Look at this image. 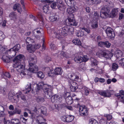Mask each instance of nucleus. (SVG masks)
Returning a JSON list of instances; mask_svg holds the SVG:
<instances>
[{
    "mask_svg": "<svg viewBox=\"0 0 124 124\" xmlns=\"http://www.w3.org/2000/svg\"><path fill=\"white\" fill-rule=\"evenodd\" d=\"M44 16L43 14L41 13H39L38 14V18L41 21H43V19Z\"/></svg>",
    "mask_w": 124,
    "mask_h": 124,
    "instance_id": "obj_48",
    "label": "nucleus"
},
{
    "mask_svg": "<svg viewBox=\"0 0 124 124\" xmlns=\"http://www.w3.org/2000/svg\"><path fill=\"white\" fill-rule=\"evenodd\" d=\"M9 16L11 20L15 21L17 19V15L14 12L11 13L9 14Z\"/></svg>",
    "mask_w": 124,
    "mask_h": 124,
    "instance_id": "obj_24",
    "label": "nucleus"
},
{
    "mask_svg": "<svg viewBox=\"0 0 124 124\" xmlns=\"http://www.w3.org/2000/svg\"><path fill=\"white\" fill-rule=\"evenodd\" d=\"M76 35L78 37H80L84 35V32L82 31L81 32L78 31L76 32Z\"/></svg>",
    "mask_w": 124,
    "mask_h": 124,
    "instance_id": "obj_38",
    "label": "nucleus"
},
{
    "mask_svg": "<svg viewBox=\"0 0 124 124\" xmlns=\"http://www.w3.org/2000/svg\"><path fill=\"white\" fill-rule=\"evenodd\" d=\"M8 113L9 114V116H11L14 115L16 114V112L14 111H8Z\"/></svg>",
    "mask_w": 124,
    "mask_h": 124,
    "instance_id": "obj_58",
    "label": "nucleus"
},
{
    "mask_svg": "<svg viewBox=\"0 0 124 124\" xmlns=\"http://www.w3.org/2000/svg\"><path fill=\"white\" fill-rule=\"evenodd\" d=\"M37 61L36 57L33 54L32 55V56L29 58L28 61L29 67L28 69L29 72L30 71L33 73H36L39 70L38 66L34 64ZM29 75V74H28Z\"/></svg>",
    "mask_w": 124,
    "mask_h": 124,
    "instance_id": "obj_4",
    "label": "nucleus"
},
{
    "mask_svg": "<svg viewBox=\"0 0 124 124\" xmlns=\"http://www.w3.org/2000/svg\"><path fill=\"white\" fill-rule=\"evenodd\" d=\"M99 93L101 96L106 97H110L111 95L115 93L114 91L113 90H107L104 91H101L99 92Z\"/></svg>",
    "mask_w": 124,
    "mask_h": 124,
    "instance_id": "obj_10",
    "label": "nucleus"
},
{
    "mask_svg": "<svg viewBox=\"0 0 124 124\" xmlns=\"http://www.w3.org/2000/svg\"><path fill=\"white\" fill-rule=\"evenodd\" d=\"M54 0H45L42 1V2L44 3L50 4L52 3L53 1H54ZM49 4H48V5Z\"/></svg>",
    "mask_w": 124,
    "mask_h": 124,
    "instance_id": "obj_56",
    "label": "nucleus"
},
{
    "mask_svg": "<svg viewBox=\"0 0 124 124\" xmlns=\"http://www.w3.org/2000/svg\"><path fill=\"white\" fill-rule=\"evenodd\" d=\"M41 110V113L44 115H46L47 114V110L45 107L43 106L40 108L39 110Z\"/></svg>",
    "mask_w": 124,
    "mask_h": 124,
    "instance_id": "obj_30",
    "label": "nucleus"
},
{
    "mask_svg": "<svg viewBox=\"0 0 124 124\" xmlns=\"http://www.w3.org/2000/svg\"><path fill=\"white\" fill-rule=\"evenodd\" d=\"M124 34V30H121L119 31L118 33V35L120 37H122Z\"/></svg>",
    "mask_w": 124,
    "mask_h": 124,
    "instance_id": "obj_64",
    "label": "nucleus"
},
{
    "mask_svg": "<svg viewBox=\"0 0 124 124\" xmlns=\"http://www.w3.org/2000/svg\"><path fill=\"white\" fill-rule=\"evenodd\" d=\"M66 25L77 26V24L76 22L73 14H71L68 17L66 20Z\"/></svg>",
    "mask_w": 124,
    "mask_h": 124,
    "instance_id": "obj_7",
    "label": "nucleus"
},
{
    "mask_svg": "<svg viewBox=\"0 0 124 124\" xmlns=\"http://www.w3.org/2000/svg\"><path fill=\"white\" fill-rule=\"evenodd\" d=\"M108 8H102L100 12V16L102 18L106 17L115 16L118 14L117 8L113 9L111 13Z\"/></svg>",
    "mask_w": 124,
    "mask_h": 124,
    "instance_id": "obj_2",
    "label": "nucleus"
},
{
    "mask_svg": "<svg viewBox=\"0 0 124 124\" xmlns=\"http://www.w3.org/2000/svg\"><path fill=\"white\" fill-rule=\"evenodd\" d=\"M40 31L38 29H36L34 30L33 31L32 33L33 34V35L34 36H37V34L39 33H40Z\"/></svg>",
    "mask_w": 124,
    "mask_h": 124,
    "instance_id": "obj_44",
    "label": "nucleus"
},
{
    "mask_svg": "<svg viewBox=\"0 0 124 124\" xmlns=\"http://www.w3.org/2000/svg\"><path fill=\"white\" fill-rule=\"evenodd\" d=\"M76 10V9L74 7H69L67 8V12L70 15L71 14H73L72 13L74 12Z\"/></svg>",
    "mask_w": 124,
    "mask_h": 124,
    "instance_id": "obj_20",
    "label": "nucleus"
},
{
    "mask_svg": "<svg viewBox=\"0 0 124 124\" xmlns=\"http://www.w3.org/2000/svg\"><path fill=\"white\" fill-rule=\"evenodd\" d=\"M115 55L117 58L121 57L123 55V53L122 51L119 50H117L115 52Z\"/></svg>",
    "mask_w": 124,
    "mask_h": 124,
    "instance_id": "obj_26",
    "label": "nucleus"
},
{
    "mask_svg": "<svg viewBox=\"0 0 124 124\" xmlns=\"http://www.w3.org/2000/svg\"><path fill=\"white\" fill-rule=\"evenodd\" d=\"M118 66L116 63H113L112 65V69L113 71L116 70L118 68Z\"/></svg>",
    "mask_w": 124,
    "mask_h": 124,
    "instance_id": "obj_40",
    "label": "nucleus"
},
{
    "mask_svg": "<svg viewBox=\"0 0 124 124\" xmlns=\"http://www.w3.org/2000/svg\"><path fill=\"white\" fill-rule=\"evenodd\" d=\"M96 55L99 58L104 57L110 59L113 56L112 53L108 51H105L103 50H100L96 53Z\"/></svg>",
    "mask_w": 124,
    "mask_h": 124,
    "instance_id": "obj_6",
    "label": "nucleus"
},
{
    "mask_svg": "<svg viewBox=\"0 0 124 124\" xmlns=\"http://www.w3.org/2000/svg\"><path fill=\"white\" fill-rule=\"evenodd\" d=\"M61 32V31L60 30H56L54 32V34L55 35V38L59 39H60L61 37L60 34Z\"/></svg>",
    "mask_w": 124,
    "mask_h": 124,
    "instance_id": "obj_27",
    "label": "nucleus"
},
{
    "mask_svg": "<svg viewBox=\"0 0 124 124\" xmlns=\"http://www.w3.org/2000/svg\"><path fill=\"white\" fill-rule=\"evenodd\" d=\"M12 124H21L20 122L18 119H12L11 120Z\"/></svg>",
    "mask_w": 124,
    "mask_h": 124,
    "instance_id": "obj_33",
    "label": "nucleus"
},
{
    "mask_svg": "<svg viewBox=\"0 0 124 124\" xmlns=\"http://www.w3.org/2000/svg\"><path fill=\"white\" fill-rule=\"evenodd\" d=\"M82 57L80 56H77L75 57L74 59V61L77 63H81L82 62Z\"/></svg>",
    "mask_w": 124,
    "mask_h": 124,
    "instance_id": "obj_25",
    "label": "nucleus"
},
{
    "mask_svg": "<svg viewBox=\"0 0 124 124\" xmlns=\"http://www.w3.org/2000/svg\"><path fill=\"white\" fill-rule=\"evenodd\" d=\"M61 120L65 122H66L67 115L63 116L61 117Z\"/></svg>",
    "mask_w": 124,
    "mask_h": 124,
    "instance_id": "obj_60",
    "label": "nucleus"
},
{
    "mask_svg": "<svg viewBox=\"0 0 124 124\" xmlns=\"http://www.w3.org/2000/svg\"><path fill=\"white\" fill-rule=\"evenodd\" d=\"M13 9L14 10H17L19 13L22 12V10L20 5L19 4H16L13 7Z\"/></svg>",
    "mask_w": 124,
    "mask_h": 124,
    "instance_id": "obj_19",
    "label": "nucleus"
},
{
    "mask_svg": "<svg viewBox=\"0 0 124 124\" xmlns=\"http://www.w3.org/2000/svg\"><path fill=\"white\" fill-rule=\"evenodd\" d=\"M107 35L112 38L115 37V35L113 30L109 27H108L106 30Z\"/></svg>",
    "mask_w": 124,
    "mask_h": 124,
    "instance_id": "obj_14",
    "label": "nucleus"
},
{
    "mask_svg": "<svg viewBox=\"0 0 124 124\" xmlns=\"http://www.w3.org/2000/svg\"><path fill=\"white\" fill-rule=\"evenodd\" d=\"M0 54L3 55L2 59L3 61L7 62H9L10 61L11 58L9 56H8V54H7V53L4 52Z\"/></svg>",
    "mask_w": 124,
    "mask_h": 124,
    "instance_id": "obj_13",
    "label": "nucleus"
},
{
    "mask_svg": "<svg viewBox=\"0 0 124 124\" xmlns=\"http://www.w3.org/2000/svg\"><path fill=\"white\" fill-rule=\"evenodd\" d=\"M40 109V108L37 109V108L35 107L34 108V109H33V110L37 115H39L40 113H41V110H39Z\"/></svg>",
    "mask_w": 124,
    "mask_h": 124,
    "instance_id": "obj_46",
    "label": "nucleus"
},
{
    "mask_svg": "<svg viewBox=\"0 0 124 124\" xmlns=\"http://www.w3.org/2000/svg\"><path fill=\"white\" fill-rule=\"evenodd\" d=\"M31 84L28 83L25 87V89L23 91L24 93H29L31 89Z\"/></svg>",
    "mask_w": 124,
    "mask_h": 124,
    "instance_id": "obj_22",
    "label": "nucleus"
},
{
    "mask_svg": "<svg viewBox=\"0 0 124 124\" xmlns=\"http://www.w3.org/2000/svg\"><path fill=\"white\" fill-rule=\"evenodd\" d=\"M37 76L39 78L42 79L44 77V75L42 72L39 71L37 73Z\"/></svg>",
    "mask_w": 124,
    "mask_h": 124,
    "instance_id": "obj_45",
    "label": "nucleus"
},
{
    "mask_svg": "<svg viewBox=\"0 0 124 124\" xmlns=\"http://www.w3.org/2000/svg\"><path fill=\"white\" fill-rule=\"evenodd\" d=\"M81 30H83L86 32L87 33H89L90 32V29L88 28H81Z\"/></svg>",
    "mask_w": 124,
    "mask_h": 124,
    "instance_id": "obj_61",
    "label": "nucleus"
},
{
    "mask_svg": "<svg viewBox=\"0 0 124 124\" xmlns=\"http://www.w3.org/2000/svg\"><path fill=\"white\" fill-rule=\"evenodd\" d=\"M111 45V44L109 42L106 41L104 42V46L107 48H109Z\"/></svg>",
    "mask_w": 124,
    "mask_h": 124,
    "instance_id": "obj_51",
    "label": "nucleus"
},
{
    "mask_svg": "<svg viewBox=\"0 0 124 124\" xmlns=\"http://www.w3.org/2000/svg\"><path fill=\"white\" fill-rule=\"evenodd\" d=\"M69 78L71 80L69 81V85L70 86V90L72 92H75L78 88V87L77 83L73 80L80 82V81H79V77L78 76L73 74L70 75Z\"/></svg>",
    "mask_w": 124,
    "mask_h": 124,
    "instance_id": "obj_5",
    "label": "nucleus"
},
{
    "mask_svg": "<svg viewBox=\"0 0 124 124\" xmlns=\"http://www.w3.org/2000/svg\"><path fill=\"white\" fill-rule=\"evenodd\" d=\"M61 57H64L66 58H68L69 57V54L66 52L62 51L61 53Z\"/></svg>",
    "mask_w": 124,
    "mask_h": 124,
    "instance_id": "obj_37",
    "label": "nucleus"
},
{
    "mask_svg": "<svg viewBox=\"0 0 124 124\" xmlns=\"http://www.w3.org/2000/svg\"><path fill=\"white\" fill-rule=\"evenodd\" d=\"M37 101L39 102H42L45 101V99L41 97H38L36 98Z\"/></svg>",
    "mask_w": 124,
    "mask_h": 124,
    "instance_id": "obj_41",
    "label": "nucleus"
},
{
    "mask_svg": "<svg viewBox=\"0 0 124 124\" xmlns=\"http://www.w3.org/2000/svg\"><path fill=\"white\" fill-rule=\"evenodd\" d=\"M119 92L120 93L115 94V95L120 100L123 99L124 96V91L121 90L119 91Z\"/></svg>",
    "mask_w": 124,
    "mask_h": 124,
    "instance_id": "obj_16",
    "label": "nucleus"
},
{
    "mask_svg": "<svg viewBox=\"0 0 124 124\" xmlns=\"http://www.w3.org/2000/svg\"><path fill=\"white\" fill-rule=\"evenodd\" d=\"M59 19V16L57 15H55L50 16L49 18L50 21L52 22L56 21Z\"/></svg>",
    "mask_w": 124,
    "mask_h": 124,
    "instance_id": "obj_28",
    "label": "nucleus"
},
{
    "mask_svg": "<svg viewBox=\"0 0 124 124\" xmlns=\"http://www.w3.org/2000/svg\"><path fill=\"white\" fill-rule=\"evenodd\" d=\"M5 52V48L3 47L0 44V54Z\"/></svg>",
    "mask_w": 124,
    "mask_h": 124,
    "instance_id": "obj_55",
    "label": "nucleus"
},
{
    "mask_svg": "<svg viewBox=\"0 0 124 124\" xmlns=\"http://www.w3.org/2000/svg\"><path fill=\"white\" fill-rule=\"evenodd\" d=\"M5 77L8 78H10V75L9 73L8 72H6L4 74H3V75H2V78H3L6 79V78Z\"/></svg>",
    "mask_w": 124,
    "mask_h": 124,
    "instance_id": "obj_39",
    "label": "nucleus"
},
{
    "mask_svg": "<svg viewBox=\"0 0 124 124\" xmlns=\"http://www.w3.org/2000/svg\"><path fill=\"white\" fill-rule=\"evenodd\" d=\"M24 56L23 55L20 54L15 57L13 60L14 63L24 62L23 58Z\"/></svg>",
    "mask_w": 124,
    "mask_h": 124,
    "instance_id": "obj_12",
    "label": "nucleus"
},
{
    "mask_svg": "<svg viewBox=\"0 0 124 124\" xmlns=\"http://www.w3.org/2000/svg\"><path fill=\"white\" fill-rule=\"evenodd\" d=\"M75 107L77 108H79V111L81 112V115L82 114L83 116H85L87 114L88 110L84 106H80L79 104H78L75 105Z\"/></svg>",
    "mask_w": 124,
    "mask_h": 124,
    "instance_id": "obj_11",
    "label": "nucleus"
},
{
    "mask_svg": "<svg viewBox=\"0 0 124 124\" xmlns=\"http://www.w3.org/2000/svg\"><path fill=\"white\" fill-rule=\"evenodd\" d=\"M34 85L36 87L35 89L36 91L37 92L40 89H43L45 95V97L48 99L51 98L52 102L56 103L62 101V99L60 96L55 95L52 96L53 93L52 91L53 88L52 86L44 84L43 82H40L38 84H35Z\"/></svg>",
    "mask_w": 124,
    "mask_h": 124,
    "instance_id": "obj_1",
    "label": "nucleus"
},
{
    "mask_svg": "<svg viewBox=\"0 0 124 124\" xmlns=\"http://www.w3.org/2000/svg\"><path fill=\"white\" fill-rule=\"evenodd\" d=\"M72 0H65V2L68 6H70L72 3Z\"/></svg>",
    "mask_w": 124,
    "mask_h": 124,
    "instance_id": "obj_59",
    "label": "nucleus"
},
{
    "mask_svg": "<svg viewBox=\"0 0 124 124\" xmlns=\"http://www.w3.org/2000/svg\"><path fill=\"white\" fill-rule=\"evenodd\" d=\"M51 58L49 56H46L45 58V61L46 62H49L51 60Z\"/></svg>",
    "mask_w": 124,
    "mask_h": 124,
    "instance_id": "obj_63",
    "label": "nucleus"
},
{
    "mask_svg": "<svg viewBox=\"0 0 124 124\" xmlns=\"http://www.w3.org/2000/svg\"><path fill=\"white\" fill-rule=\"evenodd\" d=\"M45 70H47L48 71V74L49 76L54 77L55 76L54 71L53 70H51L49 67L46 68Z\"/></svg>",
    "mask_w": 124,
    "mask_h": 124,
    "instance_id": "obj_18",
    "label": "nucleus"
},
{
    "mask_svg": "<svg viewBox=\"0 0 124 124\" xmlns=\"http://www.w3.org/2000/svg\"><path fill=\"white\" fill-rule=\"evenodd\" d=\"M112 116L110 115H107L106 116H105L104 117V118L105 119L107 118V120H110L112 118Z\"/></svg>",
    "mask_w": 124,
    "mask_h": 124,
    "instance_id": "obj_57",
    "label": "nucleus"
},
{
    "mask_svg": "<svg viewBox=\"0 0 124 124\" xmlns=\"http://www.w3.org/2000/svg\"><path fill=\"white\" fill-rule=\"evenodd\" d=\"M5 37V35L2 32L0 31V41L3 40Z\"/></svg>",
    "mask_w": 124,
    "mask_h": 124,
    "instance_id": "obj_53",
    "label": "nucleus"
},
{
    "mask_svg": "<svg viewBox=\"0 0 124 124\" xmlns=\"http://www.w3.org/2000/svg\"><path fill=\"white\" fill-rule=\"evenodd\" d=\"M17 97L19 98V97H21V99L23 101H25L26 100L25 96L22 94L21 92H20L17 94Z\"/></svg>",
    "mask_w": 124,
    "mask_h": 124,
    "instance_id": "obj_34",
    "label": "nucleus"
},
{
    "mask_svg": "<svg viewBox=\"0 0 124 124\" xmlns=\"http://www.w3.org/2000/svg\"><path fill=\"white\" fill-rule=\"evenodd\" d=\"M20 48V45L19 44H18L15 46L13 48H11L13 49V50L15 51H18Z\"/></svg>",
    "mask_w": 124,
    "mask_h": 124,
    "instance_id": "obj_43",
    "label": "nucleus"
},
{
    "mask_svg": "<svg viewBox=\"0 0 124 124\" xmlns=\"http://www.w3.org/2000/svg\"><path fill=\"white\" fill-rule=\"evenodd\" d=\"M99 123L100 124H108L107 123L106 119L104 118L100 120Z\"/></svg>",
    "mask_w": 124,
    "mask_h": 124,
    "instance_id": "obj_49",
    "label": "nucleus"
},
{
    "mask_svg": "<svg viewBox=\"0 0 124 124\" xmlns=\"http://www.w3.org/2000/svg\"><path fill=\"white\" fill-rule=\"evenodd\" d=\"M90 59L92 65L93 66L97 65L98 64V62L95 59L91 57V58Z\"/></svg>",
    "mask_w": 124,
    "mask_h": 124,
    "instance_id": "obj_32",
    "label": "nucleus"
},
{
    "mask_svg": "<svg viewBox=\"0 0 124 124\" xmlns=\"http://www.w3.org/2000/svg\"><path fill=\"white\" fill-rule=\"evenodd\" d=\"M49 7L47 5L44 6L43 7V10L44 12L47 13L49 10Z\"/></svg>",
    "mask_w": 124,
    "mask_h": 124,
    "instance_id": "obj_35",
    "label": "nucleus"
},
{
    "mask_svg": "<svg viewBox=\"0 0 124 124\" xmlns=\"http://www.w3.org/2000/svg\"><path fill=\"white\" fill-rule=\"evenodd\" d=\"M65 99L66 103L68 104L71 105L73 102L72 97L69 95Z\"/></svg>",
    "mask_w": 124,
    "mask_h": 124,
    "instance_id": "obj_23",
    "label": "nucleus"
},
{
    "mask_svg": "<svg viewBox=\"0 0 124 124\" xmlns=\"http://www.w3.org/2000/svg\"><path fill=\"white\" fill-rule=\"evenodd\" d=\"M26 41V42L28 43H31L34 42L33 39L30 37H27Z\"/></svg>",
    "mask_w": 124,
    "mask_h": 124,
    "instance_id": "obj_50",
    "label": "nucleus"
},
{
    "mask_svg": "<svg viewBox=\"0 0 124 124\" xmlns=\"http://www.w3.org/2000/svg\"><path fill=\"white\" fill-rule=\"evenodd\" d=\"M72 42L75 45H80L81 44V41L79 39H73Z\"/></svg>",
    "mask_w": 124,
    "mask_h": 124,
    "instance_id": "obj_29",
    "label": "nucleus"
},
{
    "mask_svg": "<svg viewBox=\"0 0 124 124\" xmlns=\"http://www.w3.org/2000/svg\"><path fill=\"white\" fill-rule=\"evenodd\" d=\"M5 53L8 54V56L10 57L11 59L14 57L16 55V52L13 50V49H10L8 50L5 48Z\"/></svg>",
    "mask_w": 124,
    "mask_h": 124,
    "instance_id": "obj_15",
    "label": "nucleus"
},
{
    "mask_svg": "<svg viewBox=\"0 0 124 124\" xmlns=\"http://www.w3.org/2000/svg\"><path fill=\"white\" fill-rule=\"evenodd\" d=\"M84 89L85 91V94L86 95H88L89 93V89L88 88L85 87H84Z\"/></svg>",
    "mask_w": 124,
    "mask_h": 124,
    "instance_id": "obj_52",
    "label": "nucleus"
},
{
    "mask_svg": "<svg viewBox=\"0 0 124 124\" xmlns=\"http://www.w3.org/2000/svg\"><path fill=\"white\" fill-rule=\"evenodd\" d=\"M57 6L59 9L61 10L63 8L62 2V0H56V2H54L51 5V8L54 9Z\"/></svg>",
    "mask_w": 124,
    "mask_h": 124,
    "instance_id": "obj_8",
    "label": "nucleus"
},
{
    "mask_svg": "<svg viewBox=\"0 0 124 124\" xmlns=\"http://www.w3.org/2000/svg\"><path fill=\"white\" fill-rule=\"evenodd\" d=\"M20 119L23 123L26 124L27 123V119L24 118L23 115L20 116Z\"/></svg>",
    "mask_w": 124,
    "mask_h": 124,
    "instance_id": "obj_42",
    "label": "nucleus"
},
{
    "mask_svg": "<svg viewBox=\"0 0 124 124\" xmlns=\"http://www.w3.org/2000/svg\"><path fill=\"white\" fill-rule=\"evenodd\" d=\"M25 63L24 62L14 63L13 67L16 68L17 71L20 73V75L22 77L28 74V70L25 69Z\"/></svg>",
    "mask_w": 124,
    "mask_h": 124,
    "instance_id": "obj_3",
    "label": "nucleus"
},
{
    "mask_svg": "<svg viewBox=\"0 0 124 124\" xmlns=\"http://www.w3.org/2000/svg\"><path fill=\"white\" fill-rule=\"evenodd\" d=\"M69 25H67L63 27L61 30H60L61 32V34L63 36L66 35L68 32L71 33L73 30V28H70Z\"/></svg>",
    "mask_w": 124,
    "mask_h": 124,
    "instance_id": "obj_9",
    "label": "nucleus"
},
{
    "mask_svg": "<svg viewBox=\"0 0 124 124\" xmlns=\"http://www.w3.org/2000/svg\"><path fill=\"white\" fill-rule=\"evenodd\" d=\"M74 116L71 115H67L66 122H70L72 121L74 119Z\"/></svg>",
    "mask_w": 124,
    "mask_h": 124,
    "instance_id": "obj_31",
    "label": "nucleus"
},
{
    "mask_svg": "<svg viewBox=\"0 0 124 124\" xmlns=\"http://www.w3.org/2000/svg\"><path fill=\"white\" fill-rule=\"evenodd\" d=\"M55 75H61L62 74L63 71L61 67H57L54 70Z\"/></svg>",
    "mask_w": 124,
    "mask_h": 124,
    "instance_id": "obj_21",
    "label": "nucleus"
},
{
    "mask_svg": "<svg viewBox=\"0 0 124 124\" xmlns=\"http://www.w3.org/2000/svg\"><path fill=\"white\" fill-rule=\"evenodd\" d=\"M88 58H87V55H84L82 57V62H85L88 60Z\"/></svg>",
    "mask_w": 124,
    "mask_h": 124,
    "instance_id": "obj_54",
    "label": "nucleus"
},
{
    "mask_svg": "<svg viewBox=\"0 0 124 124\" xmlns=\"http://www.w3.org/2000/svg\"><path fill=\"white\" fill-rule=\"evenodd\" d=\"M4 109L3 107L0 105V116H1L3 117L4 116Z\"/></svg>",
    "mask_w": 124,
    "mask_h": 124,
    "instance_id": "obj_36",
    "label": "nucleus"
},
{
    "mask_svg": "<svg viewBox=\"0 0 124 124\" xmlns=\"http://www.w3.org/2000/svg\"><path fill=\"white\" fill-rule=\"evenodd\" d=\"M89 124H98L96 120L94 119H91L90 120Z\"/></svg>",
    "mask_w": 124,
    "mask_h": 124,
    "instance_id": "obj_47",
    "label": "nucleus"
},
{
    "mask_svg": "<svg viewBox=\"0 0 124 124\" xmlns=\"http://www.w3.org/2000/svg\"><path fill=\"white\" fill-rule=\"evenodd\" d=\"M27 49L29 52L31 53H33L35 51L34 45H28L27 46Z\"/></svg>",
    "mask_w": 124,
    "mask_h": 124,
    "instance_id": "obj_17",
    "label": "nucleus"
},
{
    "mask_svg": "<svg viewBox=\"0 0 124 124\" xmlns=\"http://www.w3.org/2000/svg\"><path fill=\"white\" fill-rule=\"evenodd\" d=\"M119 64L121 66H124V58L121 59L119 61Z\"/></svg>",
    "mask_w": 124,
    "mask_h": 124,
    "instance_id": "obj_62",
    "label": "nucleus"
}]
</instances>
